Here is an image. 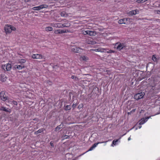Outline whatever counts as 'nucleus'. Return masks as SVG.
<instances>
[{"instance_id": "nucleus-1", "label": "nucleus", "mask_w": 160, "mask_h": 160, "mask_svg": "<svg viewBox=\"0 0 160 160\" xmlns=\"http://www.w3.org/2000/svg\"><path fill=\"white\" fill-rule=\"evenodd\" d=\"M61 23L53 22L51 23V25L55 28H64V27L69 28L71 24L69 21L66 20H63L61 21Z\"/></svg>"}, {"instance_id": "nucleus-2", "label": "nucleus", "mask_w": 160, "mask_h": 160, "mask_svg": "<svg viewBox=\"0 0 160 160\" xmlns=\"http://www.w3.org/2000/svg\"><path fill=\"white\" fill-rule=\"evenodd\" d=\"M16 28L10 25L6 24L4 27V30L6 34L10 33L12 31L16 30Z\"/></svg>"}, {"instance_id": "nucleus-3", "label": "nucleus", "mask_w": 160, "mask_h": 160, "mask_svg": "<svg viewBox=\"0 0 160 160\" xmlns=\"http://www.w3.org/2000/svg\"><path fill=\"white\" fill-rule=\"evenodd\" d=\"M115 46H117V49L119 50H121L123 48H125L126 46L125 44L123 43L117 42L116 43Z\"/></svg>"}, {"instance_id": "nucleus-4", "label": "nucleus", "mask_w": 160, "mask_h": 160, "mask_svg": "<svg viewBox=\"0 0 160 160\" xmlns=\"http://www.w3.org/2000/svg\"><path fill=\"white\" fill-rule=\"evenodd\" d=\"M48 6L46 5L42 4L37 7H33L32 9L34 10H39L43 8H47Z\"/></svg>"}, {"instance_id": "nucleus-5", "label": "nucleus", "mask_w": 160, "mask_h": 160, "mask_svg": "<svg viewBox=\"0 0 160 160\" xmlns=\"http://www.w3.org/2000/svg\"><path fill=\"white\" fill-rule=\"evenodd\" d=\"M83 33L85 35L88 34L91 36H94L96 34L95 32L89 30L83 31Z\"/></svg>"}, {"instance_id": "nucleus-6", "label": "nucleus", "mask_w": 160, "mask_h": 160, "mask_svg": "<svg viewBox=\"0 0 160 160\" xmlns=\"http://www.w3.org/2000/svg\"><path fill=\"white\" fill-rule=\"evenodd\" d=\"M144 95V93L141 92L136 94L134 96V98L136 100H138L142 98Z\"/></svg>"}, {"instance_id": "nucleus-7", "label": "nucleus", "mask_w": 160, "mask_h": 160, "mask_svg": "<svg viewBox=\"0 0 160 160\" xmlns=\"http://www.w3.org/2000/svg\"><path fill=\"white\" fill-rule=\"evenodd\" d=\"M0 97L2 100L3 101H5L8 99V97L5 94L4 91H2L0 93Z\"/></svg>"}, {"instance_id": "nucleus-8", "label": "nucleus", "mask_w": 160, "mask_h": 160, "mask_svg": "<svg viewBox=\"0 0 160 160\" xmlns=\"http://www.w3.org/2000/svg\"><path fill=\"white\" fill-rule=\"evenodd\" d=\"M68 32V30L59 29L55 30L54 32V33L56 34H60L66 33Z\"/></svg>"}, {"instance_id": "nucleus-9", "label": "nucleus", "mask_w": 160, "mask_h": 160, "mask_svg": "<svg viewBox=\"0 0 160 160\" xmlns=\"http://www.w3.org/2000/svg\"><path fill=\"white\" fill-rule=\"evenodd\" d=\"M71 50L74 52L78 53L81 52V51L82 50V49L79 47L74 46L72 47Z\"/></svg>"}, {"instance_id": "nucleus-10", "label": "nucleus", "mask_w": 160, "mask_h": 160, "mask_svg": "<svg viewBox=\"0 0 160 160\" xmlns=\"http://www.w3.org/2000/svg\"><path fill=\"white\" fill-rule=\"evenodd\" d=\"M43 57L41 54H33L32 56V58L33 59H41L43 58Z\"/></svg>"}, {"instance_id": "nucleus-11", "label": "nucleus", "mask_w": 160, "mask_h": 160, "mask_svg": "<svg viewBox=\"0 0 160 160\" xmlns=\"http://www.w3.org/2000/svg\"><path fill=\"white\" fill-rule=\"evenodd\" d=\"M150 117H148L146 118H142L139 121V124L140 125L143 124L148 121V119H149Z\"/></svg>"}, {"instance_id": "nucleus-12", "label": "nucleus", "mask_w": 160, "mask_h": 160, "mask_svg": "<svg viewBox=\"0 0 160 160\" xmlns=\"http://www.w3.org/2000/svg\"><path fill=\"white\" fill-rule=\"evenodd\" d=\"M107 142V141L99 142H98L97 143H95L92 145V146L89 148V149L88 151H91L93 149L95 148L98 144L106 142Z\"/></svg>"}, {"instance_id": "nucleus-13", "label": "nucleus", "mask_w": 160, "mask_h": 160, "mask_svg": "<svg viewBox=\"0 0 160 160\" xmlns=\"http://www.w3.org/2000/svg\"><path fill=\"white\" fill-rule=\"evenodd\" d=\"M7 79V77L4 74H1L0 76V80L2 81L3 82H4L6 81Z\"/></svg>"}, {"instance_id": "nucleus-14", "label": "nucleus", "mask_w": 160, "mask_h": 160, "mask_svg": "<svg viewBox=\"0 0 160 160\" xmlns=\"http://www.w3.org/2000/svg\"><path fill=\"white\" fill-rule=\"evenodd\" d=\"M139 12V10L136 9L134 10H132L130 11L129 12V14L131 15H136Z\"/></svg>"}, {"instance_id": "nucleus-15", "label": "nucleus", "mask_w": 160, "mask_h": 160, "mask_svg": "<svg viewBox=\"0 0 160 160\" xmlns=\"http://www.w3.org/2000/svg\"><path fill=\"white\" fill-rule=\"evenodd\" d=\"M25 67L24 65H16L14 66V68L16 69H18L19 70H21Z\"/></svg>"}, {"instance_id": "nucleus-16", "label": "nucleus", "mask_w": 160, "mask_h": 160, "mask_svg": "<svg viewBox=\"0 0 160 160\" xmlns=\"http://www.w3.org/2000/svg\"><path fill=\"white\" fill-rule=\"evenodd\" d=\"M80 60H83L85 61H86L89 59V58L88 57L85 56H82L80 57Z\"/></svg>"}, {"instance_id": "nucleus-17", "label": "nucleus", "mask_w": 160, "mask_h": 160, "mask_svg": "<svg viewBox=\"0 0 160 160\" xmlns=\"http://www.w3.org/2000/svg\"><path fill=\"white\" fill-rule=\"evenodd\" d=\"M62 124V123L60 125L58 126L55 128V131L56 132H57V131H59L60 129L61 128H62L63 126V124Z\"/></svg>"}, {"instance_id": "nucleus-18", "label": "nucleus", "mask_w": 160, "mask_h": 160, "mask_svg": "<svg viewBox=\"0 0 160 160\" xmlns=\"http://www.w3.org/2000/svg\"><path fill=\"white\" fill-rule=\"evenodd\" d=\"M104 49H102V50H104ZM102 49L100 48H98L97 49H91L90 50V51H93L96 52H102L103 51L102 50Z\"/></svg>"}, {"instance_id": "nucleus-19", "label": "nucleus", "mask_w": 160, "mask_h": 160, "mask_svg": "<svg viewBox=\"0 0 160 160\" xmlns=\"http://www.w3.org/2000/svg\"><path fill=\"white\" fill-rule=\"evenodd\" d=\"M12 68L11 65L9 63H7L6 64V70L7 71H10Z\"/></svg>"}, {"instance_id": "nucleus-20", "label": "nucleus", "mask_w": 160, "mask_h": 160, "mask_svg": "<svg viewBox=\"0 0 160 160\" xmlns=\"http://www.w3.org/2000/svg\"><path fill=\"white\" fill-rule=\"evenodd\" d=\"M152 59L155 62L157 63L158 62V59L156 58V55H153L152 57Z\"/></svg>"}, {"instance_id": "nucleus-21", "label": "nucleus", "mask_w": 160, "mask_h": 160, "mask_svg": "<svg viewBox=\"0 0 160 160\" xmlns=\"http://www.w3.org/2000/svg\"><path fill=\"white\" fill-rule=\"evenodd\" d=\"M121 138H119V139H114L113 140V141H112V144L111 145V146H112V147H113L114 146V145H116L117 144V142H118V141H119V140Z\"/></svg>"}, {"instance_id": "nucleus-22", "label": "nucleus", "mask_w": 160, "mask_h": 160, "mask_svg": "<svg viewBox=\"0 0 160 160\" xmlns=\"http://www.w3.org/2000/svg\"><path fill=\"white\" fill-rule=\"evenodd\" d=\"M44 130V129L43 128H41L39 129L38 130L35 132L34 134H37L38 133H41L42 132H43Z\"/></svg>"}, {"instance_id": "nucleus-23", "label": "nucleus", "mask_w": 160, "mask_h": 160, "mask_svg": "<svg viewBox=\"0 0 160 160\" xmlns=\"http://www.w3.org/2000/svg\"><path fill=\"white\" fill-rule=\"evenodd\" d=\"M118 22L120 24H126V22H125L124 20V18L123 19H121L119 20L118 21Z\"/></svg>"}, {"instance_id": "nucleus-24", "label": "nucleus", "mask_w": 160, "mask_h": 160, "mask_svg": "<svg viewBox=\"0 0 160 160\" xmlns=\"http://www.w3.org/2000/svg\"><path fill=\"white\" fill-rule=\"evenodd\" d=\"M18 63H24L26 62V60L25 59H19L18 60Z\"/></svg>"}, {"instance_id": "nucleus-25", "label": "nucleus", "mask_w": 160, "mask_h": 160, "mask_svg": "<svg viewBox=\"0 0 160 160\" xmlns=\"http://www.w3.org/2000/svg\"><path fill=\"white\" fill-rule=\"evenodd\" d=\"M87 42L88 44H94L96 43V42L92 40H87Z\"/></svg>"}, {"instance_id": "nucleus-26", "label": "nucleus", "mask_w": 160, "mask_h": 160, "mask_svg": "<svg viewBox=\"0 0 160 160\" xmlns=\"http://www.w3.org/2000/svg\"><path fill=\"white\" fill-rule=\"evenodd\" d=\"M45 30L46 31H51L52 30L53 28L52 27H48L45 28Z\"/></svg>"}, {"instance_id": "nucleus-27", "label": "nucleus", "mask_w": 160, "mask_h": 160, "mask_svg": "<svg viewBox=\"0 0 160 160\" xmlns=\"http://www.w3.org/2000/svg\"><path fill=\"white\" fill-rule=\"evenodd\" d=\"M71 108V106L70 105H68L65 107L64 109L65 110L67 111L70 110Z\"/></svg>"}, {"instance_id": "nucleus-28", "label": "nucleus", "mask_w": 160, "mask_h": 160, "mask_svg": "<svg viewBox=\"0 0 160 160\" xmlns=\"http://www.w3.org/2000/svg\"><path fill=\"white\" fill-rule=\"evenodd\" d=\"M70 135H64L62 137V138L63 139H65L67 138H70Z\"/></svg>"}, {"instance_id": "nucleus-29", "label": "nucleus", "mask_w": 160, "mask_h": 160, "mask_svg": "<svg viewBox=\"0 0 160 160\" xmlns=\"http://www.w3.org/2000/svg\"><path fill=\"white\" fill-rule=\"evenodd\" d=\"M130 18H124V20L126 22V23L129 22L130 21Z\"/></svg>"}, {"instance_id": "nucleus-30", "label": "nucleus", "mask_w": 160, "mask_h": 160, "mask_svg": "<svg viewBox=\"0 0 160 160\" xmlns=\"http://www.w3.org/2000/svg\"><path fill=\"white\" fill-rule=\"evenodd\" d=\"M66 12L64 11H63L61 12V15L62 17H64L66 15Z\"/></svg>"}, {"instance_id": "nucleus-31", "label": "nucleus", "mask_w": 160, "mask_h": 160, "mask_svg": "<svg viewBox=\"0 0 160 160\" xmlns=\"http://www.w3.org/2000/svg\"><path fill=\"white\" fill-rule=\"evenodd\" d=\"M83 105L82 103H81L78 106V109H80L81 108L83 107Z\"/></svg>"}, {"instance_id": "nucleus-32", "label": "nucleus", "mask_w": 160, "mask_h": 160, "mask_svg": "<svg viewBox=\"0 0 160 160\" xmlns=\"http://www.w3.org/2000/svg\"><path fill=\"white\" fill-rule=\"evenodd\" d=\"M78 102H77L75 103H73V104L72 105V107L73 108V109H74L78 105Z\"/></svg>"}, {"instance_id": "nucleus-33", "label": "nucleus", "mask_w": 160, "mask_h": 160, "mask_svg": "<svg viewBox=\"0 0 160 160\" xmlns=\"http://www.w3.org/2000/svg\"><path fill=\"white\" fill-rule=\"evenodd\" d=\"M2 68L5 71L6 70V65H3L2 66Z\"/></svg>"}, {"instance_id": "nucleus-34", "label": "nucleus", "mask_w": 160, "mask_h": 160, "mask_svg": "<svg viewBox=\"0 0 160 160\" xmlns=\"http://www.w3.org/2000/svg\"><path fill=\"white\" fill-rule=\"evenodd\" d=\"M144 0H137L136 2L139 3H143L144 2Z\"/></svg>"}, {"instance_id": "nucleus-35", "label": "nucleus", "mask_w": 160, "mask_h": 160, "mask_svg": "<svg viewBox=\"0 0 160 160\" xmlns=\"http://www.w3.org/2000/svg\"><path fill=\"white\" fill-rule=\"evenodd\" d=\"M12 103L14 105H17L18 104V102L17 101H12Z\"/></svg>"}, {"instance_id": "nucleus-36", "label": "nucleus", "mask_w": 160, "mask_h": 160, "mask_svg": "<svg viewBox=\"0 0 160 160\" xmlns=\"http://www.w3.org/2000/svg\"><path fill=\"white\" fill-rule=\"evenodd\" d=\"M1 109L3 111L6 112H7L8 111L6 108L4 107H2Z\"/></svg>"}, {"instance_id": "nucleus-37", "label": "nucleus", "mask_w": 160, "mask_h": 160, "mask_svg": "<svg viewBox=\"0 0 160 160\" xmlns=\"http://www.w3.org/2000/svg\"><path fill=\"white\" fill-rule=\"evenodd\" d=\"M71 78L72 79H75L76 80L78 79V78L77 77L74 76H72L71 77Z\"/></svg>"}, {"instance_id": "nucleus-38", "label": "nucleus", "mask_w": 160, "mask_h": 160, "mask_svg": "<svg viewBox=\"0 0 160 160\" xmlns=\"http://www.w3.org/2000/svg\"><path fill=\"white\" fill-rule=\"evenodd\" d=\"M115 51L113 50H110L108 51L107 52V53H114Z\"/></svg>"}, {"instance_id": "nucleus-39", "label": "nucleus", "mask_w": 160, "mask_h": 160, "mask_svg": "<svg viewBox=\"0 0 160 160\" xmlns=\"http://www.w3.org/2000/svg\"><path fill=\"white\" fill-rule=\"evenodd\" d=\"M155 12H156L158 14H160V9L158 10H156Z\"/></svg>"}, {"instance_id": "nucleus-40", "label": "nucleus", "mask_w": 160, "mask_h": 160, "mask_svg": "<svg viewBox=\"0 0 160 160\" xmlns=\"http://www.w3.org/2000/svg\"><path fill=\"white\" fill-rule=\"evenodd\" d=\"M50 144H51V145L52 146V147H54V145H53V142H50Z\"/></svg>"}, {"instance_id": "nucleus-41", "label": "nucleus", "mask_w": 160, "mask_h": 160, "mask_svg": "<svg viewBox=\"0 0 160 160\" xmlns=\"http://www.w3.org/2000/svg\"><path fill=\"white\" fill-rule=\"evenodd\" d=\"M131 137H129L128 139V141H129L130 140H131Z\"/></svg>"}, {"instance_id": "nucleus-42", "label": "nucleus", "mask_w": 160, "mask_h": 160, "mask_svg": "<svg viewBox=\"0 0 160 160\" xmlns=\"http://www.w3.org/2000/svg\"><path fill=\"white\" fill-rule=\"evenodd\" d=\"M38 119L37 118H35L34 119H33V120H37Z\"/></svg>"}, {"instance_id": "nucleus-43", "label": "nucleus", "mask_w": 160, "mask_h": 160, "mask_svg": "<svg viewBox=\"0 0 160 160\" xmlns=\"http://www.w3.org/2000/svg\"><path fill=\"white\" fill-rule=\"evenodd\" d=\"M33 122H30V123L31 124L32 123H33Z\"/></svg>"}, {"instance_id": "nucleus-44", "label": "nucleus", "mask_w": 160, "mask_h": 160, "mask_svg": "<svg viewBox=\"0 0 160 160\" xmlns=\"http://www.w3.org/2000/svg\"><path fill=\"white\" fill-rule=\"evenodd\" d=\"M68 155V154H66V157H67V156Z\"/></svg>"}, {"instance_id": "nucleus-45", "label": "nucleus", "mask_w": 160, "mask_h": 160, "mask_svg": "<svg viewBox=\"0 0 160 160\" xmlns=\"http://www.w3.org/2000/svg\"><path fill=\"white\" fill-rule=\"evenodd\" d=\"M135 109H134V110H133V111H135Z\"/></svg>"}, {"instance_id": "nucleus-46", "label": "nucleus", "mask_w": 160, "mask_h": 160, "mask_svg": "<svg viewBox=\"0 0 160 160\" xmlns=\"http://www.w3.org/2000/svg\"><path fill=\"white\" fill-rule=\"evenodd\" d=\"M16 92H18V91H16Z\"/></svg>"}, {"instance_id": "nucleus-47", "label": "nucleus", "mask_w": 160, "mask_h": 160, "mask_svg": "<svg viewBox=\"0 0 160 160\" xmlns=\"http://www.w3.org/2000/svg\"><path fill=\"white\" fill-rule=\"evenodd\" d=\"M141 127H139V128H140Z\"/></svg>"}]
</instances>
